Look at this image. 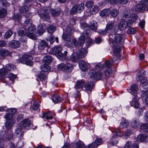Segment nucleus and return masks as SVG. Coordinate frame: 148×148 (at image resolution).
Masks as SVG:
<instances>
[{"label":"nucleus","instance_id":"7ed1b4c3","mask_svg":"<svg viewBox=\"0 0 148 148\" xmlns=\"http://www.w3.org/2000/svg\"><path fill=\"white\" fill-rule=\"evenodd\" d=\"M33 59V58L31 56L24 54L22 56V58H20L18 62L25 63L28 65L31 66L33 64V62L32 61Z\"/></svg>","mask_w":148,"mask_h":148},{"label":"nucleus","instance_id":"f3484780","mask_svg":"<svg viewBox=\"0 0 148 148\" xmlns=\"http://www.w3.org/2000/svg\"><path fill=\"white\" fill-rule=\"evenodd\" d=\"M62 38L63 39L68 42V44L67 45L68 47H69L71 45V38L69 34H67L65 33V32H64L62 36Z\"/></svg>","mask_w":148,"mask_h":148},{"label":"nucleus","instance_id":"2eb2a0df","mask_svg":"<svg viewBox=\"0 0 148 148\" xmlns=\"http://www.w3.org/2000/svg\"><path fill=\"white\" fill-rule=\"evenodd\" d=\"M133 100L130 102L131 105L132 106H134L136 108H138L140 107V104L138 102V98L137 95H134Z\"/></svg>","mask_w":148,"mask_h":148},{"label":"nucleus","instance_id":"052dcab7","mask_svg":"<svg viewBox=\"0 0 148 148\" xmlns=\"http://www.w3.org/2000/svg\"><path fill=\"white\" fill-rule=\"evenodd\" d=\"M33 25L32 21L30 19H27L25 21L24 25L25 26L29 27Z\"/></svg>","mask_w":148,"mask_h":148},{"label":"nucleus","instance_id":"412c9836","mask_svg":"<svg viewBox=\"0 0 148 148\" xmlns=\"http://www.w3.org/2000/svg\"><path fill=\"white\" fill-rule=\"evenodd\" d=\"M146 74L144 70H141L137 73L136 79L138 81H140L144 79Z\"/></svg>","mask_w":148,"mask_h":148},{"label":"nucleus","instance_id":"aec40b11","mask_svg":"<svg viewBox=\"0 0 148 148\" xmlns=\"http://www.w3.org/2000/svg\"><path fill=\"white\" fill-rule=\"evenodd\" d=\"M10 47L13 48H16L20 46V43L19 41L12 40L9 42Z\"/></svg>","mask_w":148,"mask_h":148},{"label":"nucleus","instance_id":"5701e85b","mask_svg":"<svg viewBox=\"0 0 148 148\" xmlns=\"http://www.w3.org/2000/svg\"><path fill=\"white\" fill-rule=\"evenodd\" d=\"M131 127L133 128L136 129L139 127L140 125L139 120L138 119H133L131 123Z\"/></svg>","mask_w":148,"mask_h":148},{"label":"nucleus","instance_id":"393cba45","mask_svg":"<svg viewBox=\"0 0 148 148\" xmlns=\"http://www.w3.org/2000/svg\"><path fill=\"white\" fill-rule=\"evenodd\" d=\"M48 46L47 43L44 40H41L38 45L39 49L43 50Z\"/></svg>","mask_w":148,"mask_h":148},{"label":"nucleus","instance_id":"4d7b16f0","mask_svg":"<svg viewBox=\"0 0 148 148\" xmlns=\"http://www.w3.org/2000/svg\"><path fill=\"white\" fill-rule=\"evenodd\" d=\"M15 132L16 136L18 137L21 136L23 135V132L21 128H17Z\"/></svg>","mask_w":148,"mask_h":148},{"label":"nucleus","instance_id":"4be33fe9","mask_svg":"<svg viewBox=\"0 0 148 148\" xmlns=\"http://www.w3.org/2000/svg\"><path fill=\"white\" fill-rule=\"evenodd\" d=\"M138 140L139 141L147 142L148 141V136L147 134H143L138 136Z\"/></svg>","mask_w":148,"mask_h":148},{"label":"nucleus","instance_id":"774afa93","mask_svg":"<svg viewBox=\"0 0 148 148\" xmlns=\"http://www.w3.org/2000/svg\"><path fill=\"white\" fill-rule=\"evenodd\" d=\"M100 15L102 17L108 16L109 15V12L107 10H103L101 12Z\"/></svg>","mask_w":148,"mask_h":148},{"label":"nucleus","instance_id":"0e129e2a","mask_svg":"<svg viewBox=\"0 0 148 148\" xmlns=\"http://www.w3.org/2000/svg\"><path fill=\"white\" fill-rule=\"evenodd\" d=\"M102 142V140L101 138H97L93 143L97 147L100 145Z\"/></svg>","mask_w":148,"mask_h":148},{"label":"nucleus","instance_id":"9d476101","mask_svg":"<svg viewBox=\"0 0 148 148\" xmlns=\"http://www.w3.org/2000/svg\"><path fill=\"white\" fill-rule=\"evenodd\" d=\"M32 122L28 119H25L23 120L19 123V127L22 128H25L26 129H29V128L32 126Z\"/></svg>","mask_w":148,"mask_h":148},{"label":"nucleus","instance_id":"c9c22d12","mask_svg":"<svg viewBox=\"0 0 148 148\" xmlns=\"http://www.w3.org/2000/svg\"><path fill=\"white\" fill-rule=\"evenodd\" d=\"M129 122L125 119L122 121L120 124V127L122 128H126L129 125Z\"/></svg>","mask_w":148,"mask_h":148},{"label":"nucleus","instance_id":"a211bd4d","mask_svg":"<svg viewBox=\"0 0 148 148\" xmlns=\"http://www.w3.org/2000/svg\"><path fill=\"white\" fill-rule=\"evenodd\" d=\"M79 66L82 71H85L88 68L89 64L84 61L81 60L79 62Z\"/></svg>","mask_w":148,"mask_h":148},{"label":"nucleus","instance_id":"ea45409f","mask_svg":"<svg viewBox=\"0 0 148 148\" xmlns=\"http://www.w3.org/2000/svg\"><path fill=\"white\" fill-rule=\"evenodd\" d=\"M99 10V7L95 5L90 10V13L92 14H95L98 12Z\"/></svg>","mask_w":148,"mask_h":148},{"label":"nucleus","instance_id":"f257e3e1","mask_svg":"<svg viewBox=\"0 0 148 148\" xmlns=\"http://www.w3.org/2000/svg\"><path fill=\"white\" fill-rule=\"evenodd\" d=\"M53 53L58 58L62 60H66V56L67 52L65 51L64 52V54L61 52L62 48L60 47H55L52 49Z\"/></svg>","mask_w":148,"mask_h":148},{"label":"nucleus","instance_id":"7c9ffc66","mask_svg":"<svg viewBox=\"0 0 148 148\" xmlns=\"http://www.w3.org/2000/svg\"><path fill=\"white\" fill-rule=\"evenodd\" d=\"M7 73V71L5 68H2L0 70V81L4 79Z\"/></svg>","mask_w":148,"mask_h":148},{"label":"nucleus","instance_id":"3c124183","mask_svg":"<svg viewBox=\"0 0 148 148\" xmlns=\"http://www.w3.org/2000/svg\"><path fill=\"white\" fill-rule=\"evenodd\" d=\"M38 77L40 79V80L42 82L44 81L47 80V75L43 73H41Z\"/></svg>","mask_w":148,"mask_h":148},{"label":"nucleus","instance_id":"6e6552de","mask_svg":"<svg viewBox=\"0 0 148 148\" xmlns=\"http://www.w3.org/2000/svg\"><path fill=\"white\" fill-rule=\"evenodd\" d=\"M90 75L95 80H98L102 76V74L101 71H97L94 70H92L89 72Z\"/></svg>","mask_w":148,"mask_h":148},{"label":"nucleus","instance_id":"ddd939ff","mask_svg":"<svg viewBox=\"0 0 148 148\" xmlns=\"http://www.w3.org/2000/svg\"><path fill=\"white\" fill-rule=\"evenodd\" d=\"M46 25L45 24H40L37 27V34L40 35H42L45 31Z\"/></svg>","mask_w":148,"mask_h":148},{"label":"nucleus","instance_id":"58836bf2","mask_svg":"<svg viewBox=\"0 0 148 148\" xmlns=\"http://www.w3.org/2000/svg\"><path fill=\"white\" fill-rule=\"evenodd\" d=\"M29 9V7L27 5H25L24 4L23 7H20L19 8L22 14L26 12Z\"/></svg>","mask_w":148,"mask_h":148},{"label":"nucleus","instance_id":"6e6d98bb","mask_svg":"<svg viewBox=\"0 0 148 148\" xmlns=\"http://www.w3.org/2000/svg\"><path fill=\"white\" fill-rule=\"evenodd\" d=\"M114 134L117 136L122 137L123 136V134L121 133L119 129H117L114 130Z\"/></svg>","mask_w":148,"mask_h":148},{"label":"nucleus","instance_id":"473e14b6","mask_svg":"<svg viewBox=\"0 0 148 148\" xmlns=\"http://www.w3.org/2000/svg\"><path fill=\"white\" fill-rule=\"evenodd\" d=\"M114 23L113 22L111 21L108 22L106 25V29L109 32L114 27Z\"/></svg>","mask_w":148,"mask_h":148},{"label":"nucleus","instance_id":"69168bd1","mask_svg":"<svg viewBox=\"0 0 148 148\" xmlns=\"http://www.w3.org/2000/svg\"><path fill=\"white\" fill-rule=\"evenodd\" d=\"M7 11L6 10L3 9L0 10V18H2L4 17L6 14Z\"/></svg>","mask_w":148,"mask_h":148},{"label":"nucleus","instance_id":"f704fd0d","mask_svg":"<svg viewBox=\"0 0 148 148\" xmlns=\"http://www.w3.org/2000/svg\"><path fill=\"white\" fill-rule=\"evenodd\" d=\"M52 99L55 103H57L61 101V98L58 95H55L52 96Z\"/></svg>","mask_w":148,"mask_h":148},{"label":"nucleus","instance_id":"72a5a7b5","mask_svg":"<svg viewBox=\"0 0 148 148\" xmlns=\"http://www.w3.org/2000/svg\"><path fill=\"white\" fill-rule=\"evenodd\" d=\"M0 53L2 56L5 57L8 56L10 52L7 50L2 49L0 50Z\"/></svg>","mask_w":148,"mask_h":148},{"label":"nucleus","instance_id":"c85d7f7f","mask_svg":"<svg viewBox=\"0 0 148 148\" xmlns=\"http://www.w3.org/2000/svg\"><path fill=\"white\" fill-rule=\"evenodd\" d=\"M50 11L52 16L53 17L58 16L60 13V10L59 8L56 9H51Z\"/></svg>","mask_w":148,"mask_h":148},{"label":"nucleus","instance_id":"0eeeda50","mask_svg":"<svg viewBox=\"0 0 148 148\" xmlns=\"http://www.w3.org/2000/svg\"><path fill=\"white\" fill-rule=\"evenodd\" d=\"M58 67L63 71L70 72L73 69L72 65L69 63L65 64L63 63H61L58 66Z\"/></svg>","mask_w":148,"mask_h":148},{"label":"nucleus","instance_id":"a878e982","mask_svg":"<svg viewBox=\"0 0 148 148\" xmlns=\"http://www.w3.org/2000/svg\"><path fill=\"white\" fill-rule=\"evenodd\" d=\"M15 123V122L13 119L7 120L5 123V125L8 129H10L13 127Z\"/></svg>","mask_w":148,"mask_h":148},{"label":"nucleus","instance_id":"bb28decb","mask_svg":"<svg viewBox=\"0 0 148 148\" xmlns=\"http://www.w3.org/2000/svg\"><path fill=\"white\" fill-rule=\"evenodd\" d=\"M131 16L130 11L125 10L121 13V16L123 18H128Z\"/></svg>","mask_w":148,"mask_h":148},{"label":"nucleus","instance_id":"1a4fd4ad","mask_svg":"<svg viewBox=\"0 0 148 148\" xmlns=\"http://www.w3.org/2000/svg\"><path fill=\"white\" fill-rule=\"evenodd\" d=\"M112 61H108L105 63V67L106 69L105 71V74L107 77H110L111 75L112 72V69L111 67L112 64Z\"/></svg>","mask_w":148,"mask_h":148},{"label":"nucleus","instance_id":"09e8293b","mask_svg":"<svg viewBox=\"0 0 148 148\" xmlns=\"http://www.w3.org/2000/svg\"><path fill=\"white\" fill-rule=\"evenodd\" d=\"M114 48L113 50L114 52L116 54L119 53L121 51V46L117 45V46H114Z\"/></svg>","mask_w":148,"mask_h":148},{"label":"nucleus","instance_id":"bf43d9fd","mask_svg":"<svg viewBox=\"0 0 148 148\" xmlns=\"http://www.w3.org/2000/svg\"><path fill=\"white\" fill-rule=\"evenodd\" d=\"M140 129L146 132H148V123L144 124L140 126Z\"/></svg>","mask_w":148,"mask_h":148},{"label":"nucleus","instance_id":"338daca9","mask_svg":"<svg viewBox=\"0 0 148 148\" xmlns=\"http://www.w3.org/2000/svg\"><path fill=\"white\" fill-rule=\"evenodd\" d=\"M104 66L103 64H98L96 65L95 69L97 71H100L101 70L103 67Z\"/></svg>","mask_w":148,"mask_h":148},{"label":"nucleus","instance_id":"680f3d73","mask_svg":"<svg viewBox=\"0 0 148 148\" xmlns=\"http://www.w3.org/2000/svg\"><path fill=\"white\" fill-rule=\"evenodd\" d=\"M93 5V2L91 0L87 1L85 3L86 6L88 8H90L92 7Z\"/></svg>","mask_w":148,"mask_h":148},{"label":"nucleus","instance_id":"13d9d810","mask_svg":"<svg viewBox=\"0 0 148 148\" xmlns=\"http://www.w3.org/2000/svg\"><path fill=\"white\" fill-rule=\"evenodd\" d=\"M73 27H71L69 26H67L65 30L64 31V32L65 33L70 34L71 33H72V31L73 30Z\"/></svg>","mask_w":148,"mask_h":148},{"label":"nucleus","instance_id":"864d4df0","mask_svg":"<svg viewBox=\"0 0 148 148\" xmlns=\"http://www.w3.org/2000/svg\"><path fill=\"white\" fill-rule=\"evenodd\" d=\"M130 89L132 93H136L138 90L137 86L136 84H133L131 86Z\"/></svg>","mask_w":148,"mask_h":148},{"label":"nucleus","instance_id":"f8f14e48","mask_svg":"<svg viewBox=\"0 0 148 148\" xmlns=\"http://www.w3.org/2000/svg\"><path fill=\"white\" fill-rule=\"evenodd\" d=\"M49 11V9L45 8L43 12L40 14V18L44 21H48L50 18V17L48 15Z\"/></svg>","mask_w":148,"mask_h":148},{"label":"nucleus","instance_id":"a19ab883","mask_svg":"<svg viewBox=\"0 0 148 148\" xmlns=\"http://www.w3.org/2000/svg\"><path fill=\"white\" fill-rule=\"evenodd\" d=\"M127 27L126 22L125 21H121L119 23V28L121 30L125 29Z\"/></svg>","mask_w":148,"mask_h":148},{"label":"nucleus","instance_id":"5fc2aeb1","mask_svg":"<svg viewBox=\"0 0 148 148\" xmlns=\"http://www.w3.org/2000/svg\"><path fill=\"white\" fill-rule=\"evenodd\" d=\"M14 66L11 64H6L5 69L6 71H14Z\"/></svg>","mask_w":148,"mask_h":148},{"label":"nucleus","instance_id":"423d86ee","mask_svg":"<svg viewBox=\"0 0 148 148\" xmlns=\"http://www.w3.org/2000/svg\"><path fill=\"white\" fill-rule=\"evenodd\" d=\"M84 9V4L82 3L79 5H76L73 7L70 11L72 14H75L76 13H79L82 12Z\"/></svg>","mask_w":148,"mask_h":148},{"label":"nucleus","instance_id":"79ce46f5","mask_svg":"<svg viewBox=\"0 0 148 148\" xmlns=\"http://www.w3.org/2000/svg\"><path fill=\"white\" fill-rule=\"evenodd\" d=\"M84 84V82L82 80H78L76 83L75 87L76 88H82Z\"/></svg>","mask_w":148,"mask_h":148},{"label":"nucleus","instance_id":"9b49d317","mask_svg":"<svg viewBox=\"0 0 148 148\" xmlns=\"http://www.w3.org/2000/svg\"><path fill=\"white\" fill-rule=\"evenodd\" d=\"M148 4V1L147 0H142L139 2V3L135 7V10L137 11H142L145 10Z\"/></svg>","mask_w":148,"mask_h":148},{"label":"nucleus","instance_id":"49530a36","mask_svg":"<svg viewBox=\"0 0 148 148\" xmlns=\"http://www.w3.org/2000/svg\"><path fill=\"white\" fill-rule=\"evenodd\" d=\"M56 27L53 25H50L47 29L48 32L49 33L52 34L55 31Z\"/></svg>","mask_w":148,"mask_h":148},{"label":"nucleus","instance_id":"e433bc0d","mask_svg":"<svg viewBox=\"0 0 148 148\" xmlns=\"http://www.w3.org/2000/svg\"><path fill=\"white\" fill-rule=\"evenodd\" d=\"M91 35L90 31L89 30L85 29L83 33V35L82 36H83L85 38H88L90 37Z\"/></svg>","mask_w":148,"mask_h":148},{"label":"nucleus","instance_id":"f03ea898","mask_svg":"<svg viewBox=\"0 0 148 148\" xmlns=\"http://www.w3.org/2000/svg\"><path fill=\"white\" fill-rule=\"evenodd\" d=\"M123 38L121 35L119 34H117L115 35L114 38V41L113 39L110 38L109 41L110 43L113 46H117L121 45L122 42Z\"/></svg>","mask_w":148,"mask_h":148},{"label":"nucleus","instance_id":"20e7f679","mask_svg":"<svg viewBox=\"0 0 148 148\" xmlns=\"http://www.w3.org/2000/svg\"><path fill=\"white\" fill-rule=\"evenodd\" d=\"M13 136V134L12 132H10L5 133V131H2L0 132V140L3 141V142L10 140L12 138Z\"/></svg>","mask_w":148,"mask_h":148},{"label":"nucleus","instance_id":"4c0bfd02","mask_svg":"<svg viewBox=\"0 0 148 148\" xmlns=\"http://www.w3.org/2000/svg\"><path fill=\"white\" fill-rule=\"evenodd\" d=\"M41 69L43 72H47L50 70V68L49 66L47 64H45L41 66Z\"/></svg>","mask_w":148,"mask_h":148},{"label":"nucleus","instance_id":"2f4dec72","mask_svg":"<svg viewBox=\"0 0 148 148\" xmlns=\"http://www.w3.org/2000/svg\"><path fill=\"white\" fill-rule=\"evenodd\" d=\"M42 118H45L47 120L51 119L53 118L52 115L51 114L50 111H49L47 112L43 113V115L42 116Z\"/></svg>","mask_w":148,"mask_h":148},{"label":"nucleus","instance_id":"e2e57ef3","mask_svg":"<svg viewBox=\"0 0 148 148\" xmlns=\"http://www.w3.org/2000/svg\"><path fill=\"white\" fill-rule=\"evenodd\" d=\"M76 147L77 148H87L82 142L77 143L76 144Z\"/></svg>","mask_w":148,"mask_h":148},{"label":"nucleus","instance_id":"8fccbe9b","mask_svg":"<svg viewBox=\"0 0 148 148\" xmlns=\"http://www.w3.org/2000/svg\"><path fill=\"white\" fill-rule=\"evenodd\" d=\"M49 40L50 43L52 44L54 42L55 40H56L57 42H58V38L56 37L55 38L54 36L52 35H51L49 38Z\"/></svg>","mask_w":148,"mask_h":148},{"label":"nucleus","instance_id":"dca6fc26","mask_svg":"<svg viewBox=\"0 0 148 148\" xmlns=\"http://www.w3.org/2000/svg\"><path fill=\"white\" fill-rule=\"evenodd\" d=\"M98 27L97 22L93 21L89 23L88 27H89L91 30L96 32L97 31Z\"/></svg>","mask_w":148,"mask_h":148},{"label":"nucleus","instance_id":"a18cd8bd","mask_svg":"<svg viewBox=\"0 0 148 148\" xmlns=\"http://www.w3.org/2000/svg\"><path fill=\"white\" fill-rule=\"evenodd\" d=\"M13 34V32L11 30H8L5 33L4 37L6 39L10 38Z\"/></svg>","mask_w":148,"mask_h":148},{"label":"nucleus","instance_id":"b1692460","mask_svg":"<svg viewBox=\"0 0 148 148\" xmlns=\"http://www.w3.org/2000/svg\"><path fill=\"white\" fill-rule=\"evenodd\" d=\"M94 86V84L92 82H90L86 83L84 87L86 90L91 91Z\"/></svg>","mask_w":148,"mask_h":148},{"label":"nucleus","instance_id":"6ab92c4d","mask_svg":"<svg viewBox=\"0 0 148 148\" xmlns=\"http://www.w3.org/2000/svg\"><path fill=\"white\" fill-rule=\"evenodd\" d=\"M87 53V49L85 48H82L79 49L77 53L79 58H82L85 56Z\"/></svg>","mask_w":148,"mask_h":148},{"label":"nucleus","instance_id":"4468645a","mask_svg":"<svg viewBox=\"0 0 148 148\" xmlns=\"http://www.w3.org/2000/svg\"><path fill=\"white\" fill-rule=\"evenodd\" d=\"M138 18L137 15L135 14H133L130 17V20H129L126 22V24L127 25V27H131L132 26L133 23L136 21Z\"/></svg>","mask_w":148,"mask_h":148},{"label":"nucleus","instance_id":"603ef678","mask_svg":"<svg viewBox=\"0 0 148 148\" xmlns=\"http://www.w3.org/2000/svg\"><path fill=\"white\" fill-rule=\"evenodd\" d=\"M85 38L83 36H82L79 37L78 42L80 46L82 47L84 43L85 42Z\"/></svg>","mask_w":148,"mask_h":148},{"label":"nucleus","instance_id":"de8ad7c7","mask_svg":"<svg viewBox=\"0 0 148 148\" xmlns=\"http://www.w3.org/2000/svg\"><path fill=\"white\" fill-rule=\"evenodd\" d=\"M110 14L113 17H116L118 15L119 12L116 9H114L111 11Z\"/></svg>","mask_w":148,"mask_h":148},{"label":"nucleus","instance_id":"c756f323","mask_svg":"<svg viewBox=\"0 0 148 148\" xmlns=\"http://www.w3.org/2000/svg\"><path fill=\"white\" fill-rule=\"evenodd\" d=\"M52 57L49 55H47L44 57L43 61L44 63L46 64H50L52 61Z\"/></svg>","mask_w":148,"mask_h":148},{"label":"nucleus","instance_id":"c03bdc74","mask_svg":"<svg viewBox=\"0 0 148 148\" xmlns=\"http://www.w3.org/2000/svg\"><path fill=\"white\" fill-rule=\"evenodd\" d=\"M140 81V86L142 87L148 85V80L147 79L144 78Z\"/></svg>","mask_w":148,"mask_h":148},{"label":"nucleus","instance_id":"cd10ccee","mask_svg":"<svg viewBox=\"0 0 148 148\" xmlns=\"http://www.w3.org/2000/svg\"><path fill=\"white\" fill-rule=\"evenodd\" d=\"M79 58L77 53L75 52H73L70 57L71 60L74 62H77Z\"/></svg>","mask_w":148,"mask_h":148},{"label":"nucleus","instance_id":"39448f33","mask_svg":"<svg viewBox=\"0 0 148 148\" xmlns=\"http://www.w3.org/2000/svg\"><path fill=\"white\" fill-rule=\"evenodd\" d=\"M35 29V26L34 25H32L28 27L27 30H26L27 33L26 36L29 38L33 40H36L37 37L36 35L33 34Z\"/></svg>","mask_w":148,"mask_h":148},{"label":"nucleus","instance_id":"37998d69","mask_svg":"<svg viewBox=\"0 0 148 148\" xmlns=\"http://www.w3.org/2000/svg\"><path fill=\"white\" fill-rule=\"evenodd\" d=\"M27 32L26 30L23 28H21L19 30L18 34L19 36H23L25 35L26 36V33Z\"/></svg>","mask_w":148,"mask_h":148}]
</instances>
